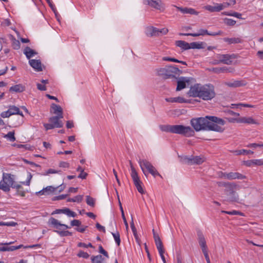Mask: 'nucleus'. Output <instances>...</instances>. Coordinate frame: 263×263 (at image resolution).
I'll return each instance as SVG.
<instances>
[{
  "mask_svg": "<svg viewBox=\"0 0 263 263\" xmlns=\"http://www.w3.org/2000/svg\"><path fill=\"white\" fill-rule=\"evenodd\" d=\"M131 177L133 179L134 185L135 186L139 185L140 184H142V182L141 181L137 172H134L133 173H131Z\"/></svg>",
  "mask_w": 263,
  "mask_h": 263,
  "instance_id": "36",
  "label": "nucleus"
},
{
  "mask_svg": "<svg viewBox=\"0 0 263 263\" xmlns=\"http://www.w3.org/2000/svg\"><path fill=\"white\" fill-rule=\"evenodd\" d=\"M12 47L14 49L17 50L20 48V43L18 40L14 39L12 42Z\"/></svg>",
  "mask_w": 263,
  "mask_h": 263,
  "instance_id": "53",
  "label": "nucleus"
},
{
  "mask_svg": "<svg viewBox=\"0 0 263 263\" xmlns=\"http://www.w3.org/2000/svg\"><path fill=\"white\" fill-rule=\"evenodd\" d=\"M172 133L183 135L185 137H191L194 135V130L190 126L182 125H173Z\"/></svg>",
  "mask_w": 263,
  "mask_h": 263,
  "instance_id": "4",
  "label": "nucleus"
},
{
  "mask_svg": "<svg viewBox=\"0 0 263 263\" xmlns=\"http://www.w3.org/2000/svg\"><path fill=\"white\" fill-rule=\"evenodd\" d=\"M237 185L233 182H231L224 190V194L228 196L227 200L229 201H236L238 196L236 193Z\"/></svg>",
  "mask_w": 263,
  "mask_h": 263,
  "instance_id": "7",
  "label": "nucleus"
},
{
  "mask_svg": "<svg viewBox=\"0 0 263 263\" xmlns=\"http://www.w3.org/2000/svg\"><path fill=\"white\" fill-rule=\"evenodd\" d=\"M247 177L238 172H230L229 173V179H246Z\"/></svg>",
  "mask_w": 263,
  "mask_h": 263,
  "instance_id": "24",
  "label": "nucleus"
},
{
  "mask_svg": "<svg viewBox=\"0 0 263 263\" xmlns=\"http://www.w3.org/2000/svg\"><path fill=\"white\" fill-rule=\"evenodd\" d=\"M10 186L6 183L3 180L0 181V189L5 192H9L10 191Z\"/></svg>",
  "mask_w": 263,
  "mask_h": 263,
  "instance_id": "38",
  "label": "nucleus"
},
{
  "mask_svg": "<svg viewBox=\"0 0 263 263\" xmlns=\"http://www.w3.org/2000/svg\"><path fill=\"white\" fill-rule=\"evenodd\" d=\"M13 188L16 190L17 195L22 197L25 196L26 191L21 184L16 183L15 185L13 186Z\"/></svg>",
  "mask_w": 263,
  "mask_h": 263,
  "instance_id": "30",
  "label": "nucleus"
},
{
  "mask_svg": "<svg viewBox=\"0 0 263 263\" xmlns=\"http://www.w3.org/2000/svg\"><path fill=\"white\" fill-rule=\"evenodd\" d=\"M209 117V116H206L205 117L192 119L191 120V124L194 129L197 132L201 130H206Z\"/></svg>",
  "mask_w": 263,
  "mask_h": 263,
  "instance_id": "5",
  "label": "nucleus"
},
{
  "mask_svg": "<svg viewBox=\"0 0 263 263\" xmlns=\"http://www.w3.org/2000/svg\"><path fill=\"white\" fill-rule=\"evenodd\" d=\"M112 235L114 238V239L117 243V245L119 246L120 245L121 240H120V234L118 232L116 233H112Z\"/></svg>",
  "mask_w": 263,
  "mask_h": 263,
  "instance_id": "45",
  "label": "nucleus"
},
{
  "mask_svg": "<svg viewBox=\"0 0 263 263\" xmlns=\"http://www.w3.org/2000/svg\"><path fill=\"white\" fill-rule=\"evenodd\" d=\"M157 74L164 79L175 78L182 73V71L178 68L171 65L166 66L164 68L157 69Z\"/></svg>",
  "mask_w": 263,
  "mask_h": 263,
  "instance_id": "2",
  "label": "nucleus"
},
{
  "mask_svg": "<svg viewBox=\"0 0 263 263\" xmlns=\"http://www.w3.org/2000/svg\"><path fill=\"white\" fill-rule=\"evenodd\" d=\"M153 237L154 238L155 242L157 248L163 247L162 242L158 233L155 232L154 229L153 230Z\"/></svg>",
  "mask_w": 263,
  "mask_h": 263,
  "instance_id": "27",
  "label": "nucleus"
},
{
  "mask_svg": "<svg viewBox=\"0 0 263 263\" xmlns=\"http://www.w3.org/2000/svg\"><path fill=\"white\" fill-rule=\"evenodd\" d=\"M30 66L37 71H42V63L40 60H30L29 61Z\"/></svg>",
  "mask_w": 263,
  "mask_h": 263,
  "instance_id": "18",
  "label": "nucleus"
},
{
  "mask_svg": "<svg viewBox=\"0 0 263 263\" xmlns=\"http://www.w3.org/2000/svg\"><path fill=\"white\" fill-rule=\"evenodd\" d=\"M216 58L219 59L220 63L231 65L233 61L237 58V56L235 54H218Z\"/></svg>",
  "mask_w": 263,
  "mask_h": 263,
  "instance_id": "10",
  "label": "nucleus"
},
{
  "mask_svg": "<svg viewBox=\"0 0 263 263\" xmlns=\"http://www.w3.org/2000/svg\"><path fill=\"white\" fill-rule=\"evenodd\" d=\"M143 3L144 5H149L152 8H154L157 10H160L161 9V1L159 0L154 1V0H143Z\"/></svg>",
  "mask_w": 263,
  "mask_h": 263,
  "instance_id": "13",
  "label": "nucleus"
},
{
  "mask_svg": "<svg viewBox=\"0 0 263 263\" xmlns=\"http://www.w3.org/2000/svg\"><path fill=\"white\" fill-rule=\"evenodd\" d=\"M24 53L28 59H30L31 57L36 54L37 52L31 49L29 47L27 46L24 49Z\"/></svg>",
  "mask_w": 263,
  "mask_h": 263,
  "instance_id": "29",
  "label": "nucleus"
},
{
  "mask_svg": "<svg viewBox=\"0 0 263 263\" xmlns=\"http://www.w3.org/2000/svg\"><path fill=\"white\" fill-rule=\"evenodd\" d=\"M189 80L185 78L181 77L180 80L177 81V86L176 88L177 91H179L186 87V82H188Z\"/></svg>",
  "mask_w": 263,
  "mask_h": 263,
  "instance_id": "25",
  "label": "nucleus"
},
{
  "mask_svg": "<svg viewBox=\"0 0 263 263\" xmlns=\"http://www.w3.org/2000/svg\"><path fill=\"white\" fill-rule=\"evenodd\" d=\"M48 224L49 226H52L53 228L57 229H59L60 227H63L65 229L69 228L67 225L61 223L57 219L52 217L49 219Z\"/></svg>",
  "mask_w": 263,
  "mask_h": 263,
  "instance_id": "11",
  "label": "nucleus"
},
{
  "mask_svg": "<svg viewBox=\"0 0 263 263\" xmlns=\"http://www.w3.org/2000/svg\"><path fill=\"white\" fill-rule=\"evenodd\" d=\"M160 129L162 132H168L172 133V125H160Z\"/></svg>",
  "mask_w": 263,
  "mask_h": 263,
  "instance_id": "40",
  "label": "nucleus"
},
{
  "mask_svg": "<svg viewBox=\"0 0 263 263\" xmlns=\"http://www.w3.org/2000/svg\"><path fill=\"white\" fill-rule=\"evenodd\" d=\"M60 213H63L65 214H66L67 216L69 217H75L77 215L76 213L72 211H71L70 209L68 208H65L63 209H57L55 211H54L52 214H60Z\"/></svg>",
  "mask_w": 263,
  "mask_h": 263,
  "instance_id": "16",
  "label": "nucleus"
},
{
  "mask_svg": "<svg viewBox=\"0 0 263 263\" xmlns=\"http://www.w3.org/2000/svg\"><path fill=\"white\" fill-rule=\"evenodd\" d=\"M99 252L102 254L104 256H105L107 258H109L108 253L103 249L102 246L101 245L99 247Z\"/></svg>",
  "mask_w": 263,
  "mask_h": 263,
  "instance_id": "55",
  "label": "nucleus"
},
{
  "mask_svg": "<svg viewBox=\"0 0 263 263\" xmlns=\"http://www.w3.org/2000/svg\"><path fill=\"white\" fill-rule=\"evenodd\" d=\"M77 256L79 257H82L84 258H88L89 256V255L83 251H80L77 254Z\"/></svg>",
  "mask_w": 263,
  "mask_h": 263,
  "instance_id": "50",
  "label": "nucleus"
},
{
  "mask_svg": "<svg viewBox=\"0 0 263 263\" xmlns=\"http://www.w3.org/2000/svg\"><path fill=\"white\" fill-rule=\"evenodd\" d=\"M63 118V115H58L53 116L49 119V123H45L44 126L46 130L53 129L54 128H61L63 126V123L61 119Z\"/></svg>",
  "mask_w": 263,
  "mask_h": 263,
  "instance_id": "6",
  "label": "nucleus"
},
{
  "mask_svg": "<svg viewBox=\"0 0 263 263\" xmlns=\"http://www.w3.org/2000/svg\"><path fill=\"white\" fill-rule=\"evenodd\" d=\"M37 88L39 90L41 91H45L46 90V87L45 85L40 83L37 84Z\"/></svg>",
  "mask_w": 263,
  "mask_h": 263,
  "instance_id": "64",
  "label": "nucleus"
},
{
  "mask_svg": "<svg viewBox=\"0 0 263 263\" xmlns=\"http://www.w3.org/2000/svg\"><path fill=\"white\" fill-rule=\"evenodd\" d=\"M78 246L79 247H83V248H88V247L94 248L91 243H89L88 245H86L83 242H79L78 244Z\"/></svg>",
  "mask_w": 263,
  "mask_h": 263,
  "instance_id": "57",
  "label": "nucleus"
},
{
  "mask_svg": "<svg viewBox=\"0 0 263 263\" xmlns=\"http://www.w3.org/2000/svg\"><path fill=\"white\" fill-rule=\"evenodd\" d=\"M188 94L190 97H199L204 101L211 100L216 96L214 87L210 84H194L191 87Z\"/></svg>",
  "mask_w": 263,
  "mask_h": 263,
  "instance_id": "1",
  "label": "nucleus"
},
{
  "mask_svg": "<svg viewBox=\"0 0 263 263\" xmlns=\"http://www.w3.org/2000/svg\"><path fill=\"white\" fill-rule=\"evenodd\" d=\"M34 246H24L23 245H20L18 246H10V247H0V251L5 252V251H13L22 248H33Z\"/></svg>",
  "mask_w": 263,
  "mask_h": 263,
  "instance_id": "15",
  "label": "nucleus"
},
{
  "mask_svg": "<svg viewBox=\"0 0 263 263\" xmlns=\"http://www.w3.org/2000/svg\"><path fill=\"white\" fill-rule=\"evenodd\" d=\"M237 123H244L249 124H257L258 123L252 117H241L236 119Z\"/></svg>",
  "mask_w": 263,
  "mask_h": 263,
  "instance_id": "20",
  "label": "nucleus"
},
{
  "mask_svg": "<svg viewBox=\"0 0 263 263\" xmlns=\"http://www.w3.org/2000/svg\"><path fill=\"white\" fill-rule=\"evenodd\" d=\"M181 161L183 163L188 165H199L204 161V158L201 156H184L181 158Z\"/></svg>",
  "mask_w": 263,
  "mask_h": 263,
  "instance_id": "8",
  "label": "nucleus"
},
{
  "mask_svg": "<svg viewBox=\"0 0 263 263\" xmlns=\"http://www.w3.org/2000/svg\"><path fill=\"white\" fill-rule=\"evenodd\" d=\"M226 85L230 87L236 88L245 86L246 83L243 81L235 80L233 82H226Z\"/></svg>",
  "mask_w": 263,
  "mask_h": 263,
  "instance_id": "23",
  "label": "nucleus"
},
{
  "mask_svg": "<svg viewBox=\"0 0 263 263\" xmlns=\"http://www.w3.org/2000/svg\"><path fill=\"white\" fill-rule=\"evenodd\" d=\"M57 189V187H54L52 186H48L44 188L42 190L36 193V194L40 195H50L54 192Z\"/></svg>",
  "mask_w": 263,
  "mask_h": 263,
  "instance_id": "19",
  "label": "nucleus"
},
{
  "mask_svg": "<svg viewBox=\"0 0 263 263\" xmlns=\"http://www.w3.org/2000/svg\"><path fill=\"white\" fill-rule=\"evenodd\" d=\"M86 203L88 205L93 207L95 205V199L90 196H86Z\"/></svg>",
  "mask_w": 263,
  "mask_h": 263,
  "instance_id": "44",
  "label": "nucleus"
},
{
  "mask_svg": "<svg viewBox=\"0 0 263 263\" xmlns=\"http://www.w3.org/2000/svg\"><path fill=\"white\" fill-rule=\"evenodd\" d=\"M1 116L3 118H8L11 116L9 111L8 110L6 111H3L1 114Z\"/></svg>",
  "mask_w": 263,
  "mask_h": 263,
  "instance_id": "61",
  "label": "nucleus"
},
{
  "mask_svg": "<svg viewBox=\"0 0 263 263\" xmlns=\"http://www.w3.org/2000/svg\"><path fill=\"white\" fill-rule=\"evenodd\" d=\"M162 60L164 61H170V62H178V60L173 58H170V57H163L162 58Z\"/></svg>",
  "mask_w": 263,
  "mask_h": 263,
  "instance_id": "59",
  "label": "nucleus"
},
{
  "mask_svg": "<svg viewBox=\"0 0 263 263\" xmlns=\"http://www.w3.org/2000/svg\"><path fill=\"white\" fill-rule=\"evenodd\" d=\"M47 3L48 4L50 7L51 8V9L54 11V13H55L56 8L55 7V6L53 4L51 0H46Z\"/></svg>",
  "mask_w": 263,
  "mask_h": 263,
  "instance_id": "62",
  "label": "nucleus"
},
{
  "mask_svg": "<svg viewBox=\"0 0 263 263\" xmlns=\"http://www.w3.org/2000/svg\"><path fill=\"white\" fill-rule=\"evenodd\" d=\"M165 100L166 102H172V103L177 102V103H182L186 102L185 99L181 97L166 98Z\"/></svg>",
  "mask_w": 263,
  "mask_h": 263,
  "instance_id": "32",
  "label": "nucleus"
},
{
  "mask_svg": "<svg viewBox=\"0 0 263 263\" xmlns=\"http://www.w3.org/2000/svg\"><path fill=\"white\" fill-rule=\"evenodd\" d=\"M222 31L221 30L218 31L216 32H209L206 29H200L199 30L198 33H180V35H184V36H198L200 35H209L211 36H216V35H220L222 34Z\"/></svg>",
  "mask_w": 263,
  "mask_h": 263,
  "instance_id": "9",
  "label": "nucleus"
},
{
  "mask_svg": "<svg viewBox=\"0 0 263 263\" xmlns=\"http://www.w3.org/2000/svg\"><path fill=\"white\" fill-rule=\"evenodd\" d=\"M130 227H131V229L133 232L134 235L135 236V237H136L137 235V230H136V227L134 225V221H133V219H132V222H130Z\"/></svg>",
  "mask_w": 263,
  "mask_h": 263,
  "instance_id": "58",
  "label": "nucleus"
},
{
  "mask_svg": "<svg viewBox=\"0 0 263 263\" xmlns=\"http://www.w3.org/2000/svg\"><path fill=\"white\" fill-rule=\"evenodd\" d=\"M148 172L151 173L154 177H155L156 176H161L160 174L153 165L151 167L149 170H148Z\"/></svg>",
  "mask_w": 263,
  "mask_h": 263,
  "instance_id": "47",
  "label": "nucleus"
},
{
  "mask_svg": "<svg viewBox=\"0 0 263 263\" xmlns=\"http://www.w3.org/2000/svg\"><path fill=\"white\" fill-rule=\"evenodd\" d=\"M225 124V121L215 116H209L206 130L222 132L224 129L221 126Z\"/></svg>",
  "mask_w": 263,
  "mask_h": 263,
  "instance_id": "3",
  "label": "nucleus"
},
{
  "mask_svg": "<svg viewBox=\"0 0 263 263\" xmlns=\"http://www.w3.org/2000/svg\"><path fill=\"white\" fill-rule=\"evenodd\" d=\"M231 182H229L221 181V182H218L217 184L219 186H222V187H224V188H226L227 186H228L229 185V184Z\"/></svg>",
  "mask_w": 263,
  "mask_h": 263,
  "instance_id": "63",
  "label": "nucleus"
},
{
  "mask_svg": "<svg viewBox=\"0 0 263 263\" xmlns=\"http://www.w3.org/2000/svg\"><path fill=\"white\" fill-rule=\"evenodd\" d=\"M8 110L9 111L11 116L13 115H19L23 117H24L22 112L20 111L19 108L14 105L10 106L9 107Z\"/></svg>",
  "mask_w": 263,
  "mask_h": 263,
  "instance_id": "26",
  "label": "nucleus"
},
{
  "mask_svg": "<svg viewBox=\"0 0 263 263\" xmlns=\"http://www.w3.org/2000/svg\"><path fill=\"white\" fill-rule=\"evenodd\" d=\"M139 163L140 164V167L143 173V174L147 176V174L146 173L144 168L147 169L148 171L151 167L153 166V165L151 164L150 162L146 160H140L139 161Z\"/></svg>",
  "mask_w": 263,
  "mask_h": 263,
  "instance_id": "14",
  "label": "nucleus"
},
{
  "mask_svg": "<svg viewBox=\"0 0 263 263\" xmlns=\"http://www.w3.org/2000/svg\"><path fill=\"white\" fill-rule=\"evenodd\" d=\"M32 176L31 174V173H29L28 174L27 179L26 181L21 182V183L22 184L26 185H30V181L31 180Z\"/></svg>",
  "mask_w": 263,
  "mask_h": 263,
  "instance_id": "52",
  "label": "nucleus"
},
{
  "mask_svg": "<svg viewBox=\"0 0 263 263\" xmlns=\"http://www.w3.org/2000/svg\"><path fill=\"white\" fill-rule=\"evenodd\" d=\"M224 23L228 26H233L236 24V21L231 18H225Z\"/></svg>",
  "mask_w": 263,
  "mask_h": 263,
  "instance_id": "51",
  "label": "nucleus"
},
{
  "mask_svg": "<svg viewBox=\"0 0 263 263\" xmlns=\"http://www.w3.org/2000/svg\"><path fill=\"white\" fill-rule=\"evenodd\" d=\"M224 14L229 16H233L239 19H242L241 17L242 14L236 12H234L233 13L224 12Z\"/></svg>",
  "mask_w": 263,
  "mask_h": 263,
  "instance_id": "48",
  "label": "nucleus"
},
{
  "mask_svg": "<svg viewBox=\"0 0 263 263\" xmlns=\"http://www.w3.org/2000/svg\"><path fill=\"white\" fill-rule=\"evenodd\" d=\"M198 240L200 246L206 245V241L204 236L200 230H198L197 232Z\"/></svg>",
  "mask_w": 263,
  "mask_h": 263,
  "instance_id": "31",
  "label": "nucleus"
},
{
  "mask_svg": "<svg viewBox=\"0 0 263 263\" xmlns=\"http://www.w3.org/2000/svg\"><path fill=\"white\" fill-rule=\"evenodd\" d=\"M145 33L147 36L150 37L159 36V29L153 26L147 27Z\"/></svg>",
  "mask_w": 263,
  "mask_h": 263,
  "instance_id": "17",
  "label": "nucleus"
},
{
  "mask_svg": "<svg viewBox=\"0 0 263 263\" xmlns=\"http://www.w3.org/2000/svg\"><path fill=\"white\" fill-rule=\"evenodd\" d=\"M236 155L253 154V152L251 150L240 149L234 152Z\"/></svg>",
  "mask_w": 263,
  "mask_h": 263,
  "instance_id": "39",
  "label": "nucleus"
},
{
  "mask_svg": "<svg viewBox=\"0 0 263 263\" xmlns=\"http://www.w3.org/2000/svg\"><path fill=\"white\" fill-rule=\"evenodd\" d=\"M206 10L210 12H219L221 10V6L219 4H216L215 6L208 5L205 7Z\"/></svg>",
  "mask_w": 263,
  "mask_h": 263,
  "instance_id": "34",
  "label": "nucleus"
},
{
  "mask_svg": "<svg viewBox=\"0 0 263 263\" xmlns=\"http://www.w3.org/2000/svg\"><path fill=\"white\" fill-rule=\"evenodd\" d=\"M190 49H201L203 48L202 43L192 42L190 43Z\"/></svg>",
  "mask_w": 263,
  "mask_h": 263,
  "instance_id": "43",
  "label": "nucleus"
},
{
  "mask_svg": "<svg viewBox=\"0 0 263 263\" xmlns=\"http://www.w3.org/2000/svg\"><path fill=\"white\" fill-rule=\"evenodd\" d=\"M2 180L5 181L6 183L9 185L12 188H13V186L16 184L14 182L13 175H12L10 174L4 173Z\"/></svg>",
  "mask_w": 263,
  "mask_h": 263,
  "instance_id": "12",
  "label": "nucleus"
},
{
  "mask_svg": "<svg viewBox=\"0 0 263 263\" xmlns=\"http://www.w3.org/2000/svg\"><path fill=\"white\" fill-rule=\"evenodd\" d=\"M83 195H77L74 198H69L67 199V202H81L83 200Z\"/></svg>",
  "mask_w": 263,
  "mask_h": 263,
  "instance_id": "41",
  "label": "nucleus"
},
{
  "mask_svg": "<svg viewBox=\"0 0 263 263\" xmlns=\"http://www.w3.org/2000/svg\"><path fill=\"white\" fill-rule=\"evenodd\" d=\"M177 9L180 12H181L183 14H191L194 15H198V12L196 11L194 9L191 8H187V7H180L175 6Z\"/></svg>",
  "mask_w": 263,
  "mask_h": 263,
  "instance_id": "21",
  "label": "nucleus"
},
{
  "mask_svg": "<svg viewBox=\"0 0 263 263\" xmlns=\"http://www.w3.org/2000/svg\"><path fill=\"white\" fill-rule=\"evenodd\" d=\"M221 212L222 213H226V214H228L229 215H234L240 214V213L239 212L235 211V210H233L232 211H221Z\"/></svg>",
  "mask_w": 263,
  "mask_h": 263,
  "instance_id": "54",
  "label": "nucleus"
},
{
  "mask_svg": "<svg viewBox=\"0 0 263 263\" xmlns=\"http://www.w3.org/2000/svg\"><path fill=\"white\" fill-rule=\"evenodd\" d=\"M5 137H7L10 141L14 142L15 141V138L14 137V132H9L6 136Z\"/></svg>",
  "mask_w": 263,
  "mask_h": 263,
  "instance_id": "49",
  "label": "nucleus"
},
{
  "mask_svg": "<svg viewBox=\"0 0 263 263\" xmlns=\"http://www.w3.org/2000/svg\"><path fill=\"white\" fill-rule=\"evenodd\" d=\"M175 45L183 50H187L190 49V44L184 41H177L175 43Z\"/></svg>",
  "mask_w": 263,
  "mask_h": 263,
  "instance_id": "28",
  "label": "nucleus"
},
{
  "mask_svg": "<svg viewBox=\"0 0 263 263\" xmlns=\"http://www.w3.org/2000/svg\"><path fill=\"white\" fill-rule=\"evenodd\" d=\"M56 233H57L61 237H65L68 236H72V233L68 231H59L55 230L54 231Z\"/></svg>",
  "mask_w": 263,
  "mask_h": 263,
  "instance_id": "42",
  "label": "nucleus"
},
{
  "mask_svg": "<svg viewBox=\"0 0 263 263\" xmlns=\"http://www.w3.org/2000/svg\"><path fill=\"white\" fill-rule=\"evenodd\" d=\"M223 40L224 42L228 43L229 44L241 43L242 42V40L239 37H225L223 39Z\"/></svg>",
  "mask_w": 263,
  "mask_h": 263,
  "instance_id": "33",
  "label": "nucleus"
},
{
  "mask_svg": "<svg viewBox=\"0 0 263 263\" xmlns=\"http://www.w3.org/2000/svg\"><path fill=\"white\" fill-rule=\"evenodd\" d=\"M25 87L23 84H19L11 86L9 88V91L11 92H22L25 91Z\"/></svg>",
  "mask_w": 263,
  "mask_h": 263,
  "instance_id": "22",
  "label": "nucleus"
},
{
  "mask_svg": "<svg viewBox=\"0 0 263 263\" xmlns=\"http://www.w3.org/2000/svg\"><path fill=\"white\" fill-rule=\"evenodd\" d=\"M81 224V222L79 220L74 219L71 221V226L72 227H79Z\"/></svg>",
  "mask_w": 263,
  "mask_h": 263,
  "instance_id": "56",
  "label": "nucleus"
},
{
  "mask_svg": "<svg viewBox=\"0 0 263 263\" xmlns=\"http://www.w3.org/2000/svg\"><path fill=\"white\" fill-rule=\"evenodd\" d=\"M51 107L53 110L54 114H57L58 115L61 114L63 115V109L60 106L53 103L52 104Z\"/></svg>",
  "mask_w": 263,
  "mask_h": 263,
  "instance_id": "35",
  "label": "nucleus"
},
{
  "mask_svg": "<svg viewBox=\"0 0 263 263\" xmlns=\"http://www.w3.org/2000/svg\"><path fill=\"white\" fill-rule=\"evenodd\" d=\"M59 166L64 168H68L69 167V163L67 162L61 161L59 163Z\"/></svg>",
  "mask_w": 263,
  "mask_h": 263,
  "instance_id": "60",
  "label": "nucleus"
},
{
  "mask_svg": "<svg viewBox=\"0 0 263 263\" xmlns=\"http://www.w3.org/2000/svg\"><path fill=\"white\" fill-rule=\"evenodd\" d=\"M92 263H102L104 260L103 257L101 255L97 256H92L91 257Z\"/></svg>",
  "mask_w": 263,
  "mask_h": 263,
  "instance_id": "37",
  "label": "nucleus"
},
{
  "mask_svg": "<svg viewBox=\"0 0 263 263\" xmlns=\"http://www.w3.org/2000/svg\"><path fill=\"white\" fill-rule=\"evenodd\" d=\"M158 249V251L159 252V253L161 256V258L163 262V263H166V260H165V257L164 256V253L165 252V250H164V247H161V248H157Z\"/></svg>",
  "mask_w": 263,
  "mask_h": 263,
  "instance_id": "46",
  "label": "nucleus"
}]
</instances>
